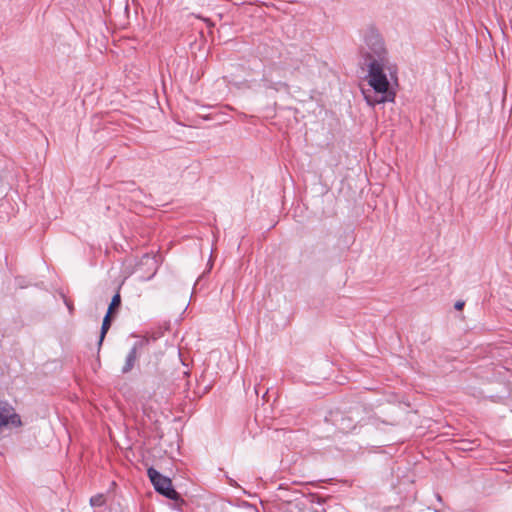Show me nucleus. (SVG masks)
<instances>
[{
    "instance_id": "obj_1",
    "label": "nucleus",
    "mask_w": 512,
    "mask_h": 512,
    "mask_svg": "<svg viewBox=\"0 0 512 512\" xmlns=\"http://www.w3.org/2000/svg\"><path fill=\"white\" fill-rule=\"evenodd\" d=\"M388 62H367L368 69L366 76L368 84L372 87L374 94L364 92V97L368 105L374 107L377 104L393 102L395 92L391 89L390 83L384 73V68Z\"/></svg>"
},
{
    "instance_id": "obj_2",
    "label": "nucleus",
    "mask_w": 512,
    "mask_h": 512,
    "mask_svg": "<svg viewBox=\"0 0 512 512\" xmlns=\"http://www.w3.org/2000/svg\"><path fill=\"white\" fill-rule=\"evenodd\" d=\"M365 48L363 50L364 65L367 62H388L387 50L383 38L379 33L371 30L365 35Z\"/></svg>"
},
{
    "instance_id": "obj_3",
    "label": "nucleus",
    "mask_w": 512,
    "mask_h": 512,
    "mask_svg": "<svg viewBox=\"0 0 512 512\" xmlns=\"http://www.w3.org/2000/svg\"><path fill=\"white\" fill-rule=\"evenodd\" d=\"M147 474L154 486V489L158 493L174 501H178L180 499L179 493L173 488L172 481L168 477L163 476L153 467H150L147 470Z\"/></svg>"
},
{
    "instance_id": "obj_4",
    "label": "nucleus",
    "mask_w": 512,
    "mask_h": 512,
    "mask_svg": "<svg viewBox=\"0 0 512 512\" xmlns=\"http://www.w3.org/2000/svg\"><path fill=\"white\" fill-rule=\"evenodd\" d=\"M21 425V418L14 407L6 401H0V431L8 426L19 427Z\"/></svg>"
},
{
    "instance_id": "obj_5",
    "label": "nucleus",
    "mask_w": 512,
    "mask_h": 512,
    "mask_svg": "<svg viewBox=\"0 0 512 512\" xmlns=\"http://www.w3.org/2000/svg\"><path fill=\"white\" fill-rule=\"evenodd\" d=\"M147 268L148 273L147 274H140L139 279L141 281H148L152 279L158 270V262L156 257L150 256L148 254H145L139 263L137 264L136 272L140 271L143 268Z\"/></svg>"
},
{
    "instance_id": "obj_6",
    "label": "nucleus",
    "mask_w": 512,
    "mask_h": 512,
    "mask_svg": "<svg viewBox=\"0 0 512 512\" xmlns=\"http://www.w3.org/2000/svg\"><path fill=\"white\" fill-rule=\"evenodd\" d=\"M143 345H144L143 341H138V342L134 343V345L132 346V348L130 349V351L128 352V354L126 356L125 363L121 369V372L123 374L129 373L134 368V366L138 360L139 351L141 350Z\"/></svg>"
},
{
    "instance_id": "obj_7",
    "label": "nucleus",
    "mask_w": 512,
    "mask_h": 512,
    "mask_svg": "<svg viewBox=\"0 0 512 512\" xmlns=\"http://www.w3.org/2000/svg\"><path fill=\"white\" fill-rule=\"evenodd\" d=\"M110 326H111V314L106 313V315L104 316L103 322H102V326H101L99 343H98L99 345L102 344V342L105 338V335L108 332Z\"/></svg>"
},
{
    "instance_id": "obj_8",
    "label": "nucleus",
    "mask_w": 512,
    "mask_h": 512,
    "mask_svg": "<svg viewBox=\"0 0 512 512\" xmlns=\"http://www.w3.org/2000/svg\"><path fill=\"white\" fill-rule=\"evenodd\" d=\"M121 304V297L119 293H116L110 302L107 313L112 314L114 309L118 308Z\"/></svg>"
},
{
    "instance_id": "obj_9",
    "label": "nucleus",
    "mask_w": 512,
    "mask_h": 512,
    "mask_svg": "<svg viewBox=\"0 0 512 512\" xmlns=\"http://www.w3.org/2000/svg\"><path fill=\"white\" fill-rule=\"evenodd\" d=\"M104 503H105V498L102 494H97L90 498V504L93 507H100Z\"/></svg>"
},
{
    "instance_id": "obj_10",
    "label": "nucleus",
    "mask_w": 512,
    "mask_h": 512,
    "mask_svg": "<svg viewBox=\"0 0 512 512\" xmlns=\"http://www.w3.org/2000/svg\"><path fill=\"white\" fill-rule=\"evenodd\" d=\"M282 512H303V511L297 505H290L286 509H284Z\"/></svg>"
},
{
    "instance_id": "obj_11",
    "label": "nucleus",
    "mask_w": 512,
    "mask_h": 512,
    "mask_svg": "<svg viewBox=\"0 0 512 512\" xmlns=\"http://www.w3.org/2000/svg\"><path fill=\"white\" fill-rule=\"evenodd\" d=\"M464 306V302L463 301H457L454 305L455 309L456 310H461Z\"/></svg>"
},
{
    "instance_id": "obj_12",
    "label": "nucleus",
    "mask_w": 512,
    "mask_h": 512,
    "mask_svg": "<svg viewBox=\"0 0 512 512\" xmlns=\"http://www.w3.org/2000/svg\"><path fill=\"white\" fill-rule=\"evenodd\" d=\"M205 21H206L208 26H213L214 25L209 19H205Z\"/></svg>"
}]
</instances>
